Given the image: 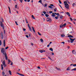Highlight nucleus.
<instances>
[{
	"label": "nucleus",
	"instance_id": "obj_1",
	"mask_svg": "<svg viewBox=\"0 0 76 76\" xmlns=\"http://www.w3.org/2000/svg\"><path fill=\"white\" fill-rule=\"evenodd\" d=\"M1 53H3L4 55L5 56V59L6 60H7V54L6 53V52H5V50L4 48H1Z\"/></svg>",
	"mask_w": 76,
	"mask_h": 76
},
{
	"label": "nucleus",
	"instance_id": "obj_2",
	"mask_svg": "<svg viewBox=\"0 0 76 76\" xmlns=\"http://www.w3.org/2000/svg\"><path fill=\"white\" fill-rule=\"evenodd\" d=\"M1 26V27H2L3 29H4V25L3 24V23L1 21L0 22V26Z\"/></svg>",
	"mask_w": 76,
	"mask_h": 76
},
{
	"label": "nucleus",
	"instance_id": "obj_3",
	"mask_svg": "<svg viewBox=\"0 0 76 76\" xmlns=\"http://www.w3.org/2000/svg\"><path fill=\"white\" fill-rule=\"evenodd\" d=\"M65 8L66 9H69V5L68 4H65Z\"/></svg>",
	"mask_w": 76,
	"mask_h": 76
},
{
	"label": "nucleus",
	"instance_id": "obj_4",
	"mask_svg": "<svg viewBox=\"0 0 76 76\" xmlns=\"http://www.w3.org/2000/svg\"><path fill=\"white\" fill-rule=\"evenodd\" d=\"M69 39L70 40V42L71 43H73V42L74 41H75L76 39V38L72 39L71 38H69Z\"/></svg>",
	"mask_w": 76,
	"mask_h": 76
},
{
	"label": "nucleus",
	"instance_id": "obj_5",
	"mask_svg": "<svg viewBox=\"0 0 76 76\" xmlns=\"http://www.w3.org/2000/svg\"><path fill=\"white\" fill-rule=\"evenodd\" d=\"M3 66H4V67H7V65H6V64L5 63V61H4V60L3 61Z\"/></svg>",
	"mask_w": 76,
	"mask_h": 76
},
{
	"label": "nucleus",
	"instance_id": "obj_6",
	"mask_svg": "<svg viewBox=\"0 0 76 76\" xmlns=\"http://www.w3.org/2000/svg\"><path fill=\"white\" fill-rule=\"evenodd\" d=\"M47 22H51V19L50 18H48L47 19Z\"/></svg>",
	"mask_w": 76,
	"mask_h": 76
},
{
	"label": "nucleus",
	"instance_id": "obj_7",
	"mask_svg": "<svg viewBox=\"0 0 76 76\" xmlns=\"http://www.w3.org/2000/svg\"><path fill=\"white\" fill-rule=\"evenodd\" d=\"M27 25L28 28H29L30 31L31 32H32V30L31 29V27H30V26H29V24H28Z\"/></svg>",
	"mask_w": 76,
	"mask_h": 76
},
{
	"label": "nucleus",
	"instance_id": "obj_8",
	"mask_svg": "<svg viewBox=\"0 0 76 76\" xmlns=\"http://www.w3.org/2000/svg\"><path fill=\"white\" fill-rule=\"evenodd\" d=\"M39 51L41 53H42L43 52H45V50H39Z\"/></svg>",
	"mask_w": 76,
	"mask_h": 76
},
{
	"label": "nucleus",
	"instance_id": "obj_9",
	"mask_svg": "<svg viewBox=\"0 0 76 76\" xmlns=\"http://www.w3.org/2000/svg\"><path fill=\"white\" fill-rule=\"evenodd\" d=\"M3 43L4 47H6V42L5 39L4 40Z\"/></svg>",
	"mask_w": 76,
	"mask_h": 76
},
{
	"label": "nucleus",
	"instance_id": "obj_10",
	"mask_svg": "<svg viewBox=\"0 0 76 76\" xmlns=\"http://www.w3.org/2000/svg\"><path fill=\"white\" fill-rule=\"evenodd\" d=\"M16 74H18V75H20V76H25V75L22 74H20L19 73L16 72Z\"/></svg>",
	"mask_w": 76,
	"mask_h": 76
},
{
	"label": "nucleus",
	"instance_id": "obj_11",
	"mask_svg": "<svg viewBox=\"0 0 76 76\" xmlns=\"http://www.w3.org/2000/svg\"><path fill=\"white\" fill-rule=\"evenodd\" d=\"M1 38L2 39L3 38V33L1 32Z\"/></svg>",
	"mask_w": 76,
	"mask_h": 76
},
{
	"label": "nucleus",
	"instance_id": "obj_12",
	"mask_svg": "<svg viewBox=\"0 0 76 76\" xmlns=\"http://www.w3.org/2000/svg\"><path fill=\"white\" fill-rule=\"evenodd\" d=\"M56 13H52V16H53V17H55L56 16Z\"/></svg>",
	"mask_w": 76,
	"mask_h": 76
},
{
	"label": "nucleus",
	"instance_id": "obj_13",
	"mask_svg": "<svg viewBox=\"0 0 76 76\" xmlns=\"http://www.w3.org/2000/svg\"><path fill=\"white\" fill-rule=\"evenodd\" d=\"M31 28H32V29L34 32L35 33V29H34V28L33 26H32Z\"/></svg>",
	"mask_w": 76,
	"mask_h": 76
},
{
	"label": "nucleus",
	"instance_id": "obj_14",
	"mask_svg": "<svg viewBox=\"0 0 76 76\" xmlns=\"http://www.w3.org/2000/svg\"><path fill=\"white\" fill-rule=\"evenodd\" d=\"M15 9H19V7H18L17 5H15Z\"/></svg>",
	"mask_w": 76,
	"mask_h": 76
},
{
	"label": "nucleus",
	"instance_id": "obj_15",
	"mask_svg": "<svg viewBox=\"0 0 76 76\" xmlns=\"http://www.w3.org/2000/svg\"><path fill=\"white\" fill-rule=\"evenodd\" d=\"M56 68L57 70H58V71H60V70H61V69L59 68H58L57 67H56Z\"/></svg>",
	"mask_w": 76,
	"mask_h": 76
},
{
	"label": "nucleus",
	"instance_id": "obj_16",
	"mask_svg": "<svg viewBox=\"0 0 76 76\" xmlns=\"http://www.w3.org/2000/svg\"><path fill=\"white\" fill-rule=\"evenodd\" d=\"M66 14L67 15H68V16H70V13L68 12H66Z\"/></svg>",
	"mask_w": 76,
	"mask_h": 76
},
{
	"label": "nucleus",
	"instance_id": "obj_17",
	"mask_svg": "<svg viewBox=\"0 0 76 76\" xmlns=\"http://www.w3.org/2000/svg\"><path fill=\"white\" fill-rule=\"evenodd\" d=\"M68 37H69L70 38H73V37L72 35H69L68 36Z\"/></svg>",
	"mask_w": 76,
	"mask_h": 76
},
{
	"label": "nucleus",
	"instance_id": "obj_18",
	"mask_svg": "<svg viewBox=\"0 0 76 76\" xmlns=\"http://www.w3.org/2000/svg\"><path fill=\"white\" fill-rule=\"evenodd\" d=\"M73 54H76V52H75V50H73L72 51Z\"/></svg>",
	"mask_w": 76,
	"mask_h": 76
},
{
	"label": "nucleus",
	"instance_id": "obj_19",
	"mask_svg": "<svg viewBox=\"0 0 76 76\" xmlns=\"http://www.w3.org/2000/svg\"><path fill=\"white\" fill-rule=\"evenodd\" d=\"M60 19H62L63 18V16L62 15H59Z\"/></svg>",
	"mask_w": 76,
	"mask_h": 76
},
{
	"label": "nucleus",
	"instance_id": "obj_20",
	"mask_svg": "<svg viewBox=\"0 0 76 76\" xmlns=\"http://www.w3.org/2000/svg\"><path fill=\"white\" fill-rule=\"evenodd\" d=\"M8 64H10V63L11 62V61H10V60L8 59Z\"/></svg>",
	"mask_w": 76,
	"mask_h": 76
},
{
	"label": "nucleus",
	"instance_id": "obj_21",
	"mask_svg": "<svg viewBox=\"0 0 76 76\" xmlns=\"http://www.w3.org/2000/svg\"><path fill=\"white\" fill-rule=\"evenodd\" d=\"M8 8L9 9V11L10 12V13H11V11H10V8L9 7H8Z\"/></svg>",
	"mask_w": 76,
	"mask_h": 76
},
{
	"label": "nucleus",
	"instance_id": "obj_22",
	"mask_svg": "<svg viewBox=\"0 0 76 76\" xmlns=\"http://www.w3.org/2000/svg\"><path fill=\"white\" fill-rule=\"evenodd\" d=\"M49 50L50 51H53V48H50L49 49Z\"/></svg>",
	"mask_w": 76,
	"mask_h": 76
},
{
	"label": "nucleus",
	"instance_id": "obj_23",
	"mask_svg": "<svg viewBox=\"0 0 76 76\" xmlns=\"http://www.w3.org/2000/svg\"><path fill=\"white\" fill-rule=\"evenodd\" d=\"M9 73L10 74V75H12V72H11V71L9 70Z\"/></svg>",
	"mask_w": 76,
	"mask_h": 76
},
{
	"label": "nucleus",
	"instance_id": "obj_24",
	"mask_svg": "<svg viewBox=\"0 0 76 76\" xmlns=\"http://www.w3.org/2000/svg\"><path fill=\"white\" fill-rule=\"evenodd\" d=\"M31 18H32V19H35V17H34V15H31Z\"/></svg>",
	"mask_w": 76,
	"mask_h": 76
},
{
	"label": "nucleus",
	"instance_id": "obj_25",
	"mask_svg": "<svg viewBox=\"0 0 76 76\" xmlns=\"http://www.w3.org/2000/svg\"><path fill=\"white\" fill-rule=\"evenodd\" d=\"M63 27H65L66 26V23H65L64 25H63Z\"/></svg>",
	"mask_w": 76,
	"mask_h": 76
},
{
	"label": "nucleus",
	"instance_id": "obj_26",
	"mask_svg": "<svg viewBox=\"0 0 76 76\" xmlns=\"http://www.w3.org/2000/svg\"><path fill=\"white\" fill-rule=\"evenodd\" d=\"M75 6H76V4H75V3H73L72 4L73 7H75Z\"/></svg>",
	"mask_w": 76,
	"mask_h": 76
},
{
	"label": "nucleus",
	"instance_id": "obj_27",
	"mask_svg": "<svg viewBox=\"0 0 76 76\" xmlns=\"http://www.w3.org/2000/svg\"><path fill=\"white\" fill-rule=\"evenodd\" d=\"M63 24H62L61 25H60V28H62V27H63Z\"/></svg>",
	"mask_w": 76,
	"mask_h": 76
},
{
	"label": "nucleus",
	"instance_id": "obj_28",
	"mask_svg": "<svg viewBox=\"0 0 76 76\" xmlns=\"http://www.w3.org/2000/svg\"><path fill=\"white\" fill-rule=\"evenodd\" d=\"M58 18H59V17L58 16H57V17H56L55 18L56 19H58Z\"/></svg>",
	"mask_w": 76,
	"mask_h": 76
},
{
	"label": "nucleus",
	"instance_id": "obj_29",
	"mask_svg": "<svg viewBox=\"0 0 76 76\" xmlns=\"http://www.w3.org/2000/svg\"><path fill=\"white\" fill-rule=\"evenodd\" d=\"M55 15H57V16H60V14H59V13H55Z\"/></svg>",
	"mask_w": 76,
	"mask_h": 76
},
{
	"label": "nucleus",
	"instance_id": "obj_30",
	"mask_svg": "<svg viewBox=\"0 0 76 76\" xmlns=\"http://www.w3.org/2000/svg\"><path fill=\"white\" fill-rule=\"evenodd\" d=\"M65 36V35L64 34H62L61 35V37H64Z\"/></svg>",
	"mask_w": 76,
	"mask_h": 76
},
{
	"label": "nucleus",
	"instance_id": "obj_31",
	"mask_svg": "<svg viewBox=\"0 0 76 76\" xmlns=\"http://www.w3.org/2000/svg\"><path fill=\"white\" fill-rule=\"evenodd\" d=\"M25 19H26V23H28V20H27V19H26V18Z\"/></svg>",
	"mask_w": 76,
	"mask_h": 76
},
{
	"label": "nucleus",
	"instance_id": "obj_32",
	"mask_svg": "<svg viewBox=\"0 0 76 76\" xmlns=\"http://www.w3.org/2000/svg\"><path fill=\"white\" fill-rule=\"evenodd\" d=\"M64 4H67V1H64Z\"/></svg>",
	"mask_w": 76,
	"mask_h": 76
},
{
	"label": "nucleus",
	"instance_id": "obj_33",
	"mask_svg": "<svg viewBox=\"0 0 76 76\" xmlns=\"http://www.w3.org/2000/svg\"><path fill=\"white\" fill-rule=\"evenodd\" d=\"M40 41L42 42H44V40H43V39H40Z\"/></svg>",
	"mask_w": 76,
	"mask_h": 76
},
{
	"label": "nucleus",
	"instance_id": "obj_34",
	"mask_svg": "<svg viewBox=\"0 0 76 76\" xmlns=\"http://www.w3.org/2000/svg\"><path fill=\"white\" fill-rule=\"evenodd\" d=\"M70 70V67H69L66 69V70Z\"/></svg>",
	"mask_w": 76,
	"mask_h": 76
},
{
	"label": "nucleus",
	"instance_id": "obj_35",
	"mask_svg": "<svg viewBox=\"0 0 76 76\" xmlns=\"http://www.w3.org/2000/svg\"><path fill=\"white\" fill-rule=\"evenodd\" d=\"M1 69L3 70V64H1Z\"/></svg>",
	"mask_w": 76,
	"mask_h": 76
},
{
	"label": "nucleus",
	"instance_id": "obj_36",
	"mask_svg": "<svg viewBox=\"0 0 76 76\" xmlns=\"http://www.w3.org/2000/svg\"><path fill=\"white\" fill-rule=\"evenodd\" d=\"M45 16H46V17H47V18H48V16H49L48 15V14H46L45 15Z\"/></svg>",
	"mask_w": 76,
	"mask_h": 76
},
{
	"label": "nucleus",
	"instance_id": "obj_37",
	"mask_svg": "<svg viewBox=\"0 0 76 76\" xmlns=\"http://www.w3.org/2000/svg\"><path fill=\"white\" fill-rule=\"evenodd\" d=\"M4 74H5V73H4V72L3 71L2 72V75L3 76H4Z\"/></svg>",
	"mask_w": 76,
	"mask_h": 76
},
{
	"label": "nucleus",
	"instance_id": "obj_38",
	"mask_svg": "<svg viewBox=\"0 0 76 76\" xmlns=\"http://www.w3.org/2000/svg\"><path fill=\"white\" fill-rule=\"evenodd\" d=\"M37 33L38 34V35H41V33H40L39 32H37Z\"/></svg>",
	"mask_w": 76,
	"mask_h": 76
},
{
	"label": "nucleus",
	"instance_id": "obj_39",
	"mask_svg": "<svg viewBox=\"0 0 76 76\" xmlns=\"http://www.w3.org/2000/svg\"><path fill=\"white\" fill-rule=\"evenodd\" d=\"M47 6V4H44V7H46V6Z\"/></svg>",
	"mask_w": 76,
	"mask_h": 76
},
{
	"label": "nucleus",
	"instance_id": "obj_40",
	"mask_svg": "<svg viewBox=\"0 0 76 76\" xmlns=\"http://www.w3.org/2000/svg\"><path fill=\"white\" fill-rule=\"evenodd\" d=\"M43 13L45 15H46V13H47V12L45 11H43Z\"/></svg>",
	"mask_w": 76,
	"mask_h": 76
},
{
	"label": "nucleus",
	"instance_id": "obj_41",
	"mask_svg": "<svg viewBox=\"0 0 76 76\" xmlns=\"http://www.w3.org/2000/svg\"><path fill=\"white\" fill-rule=\"evenodd\" d=\"M39 3H42V1H41V0H40L39 1Z\"/></svg>",
	"mask_w": 76,
	"mask_h": 76
},
{
	"label": "nucleus",
	"instance_id": "obj_42",
	"mask_svg": "<svg viewBox=\"0 0 76 76\" xmlns=\"http://www.w3.org/2000/svg\"><path fill=\"white\" fill-rule=\"evenodd\" d=\"M1 20L2 22H4V20H3V18H1Z\"/></svg>",
	"mask_w": 76,
	"mask_h": 76
},
{
	"label": "nucleus",
	"instance_id": "obj_43",
	"mask_svg": "<svg viewBox=\"0 0 76 76\" xmlns=\"http://www.w3.org/2000/svg\"><path fill=\"white\" fill-rule=\"evenodd\" d=\"M58 1L60 4H61V1L60 0H59Z\"/></svg>",
	"mask_w": 76,
	"mask_h": 76
},
{
	"label": "nucleus",
	"instance_id": "obj_44",
	"mask_svg": "<svg viewBox=\"0 0 76 76\" xmlns=\"http://www.w3.org/2000/svg\"><path fill=\"white\" fill-rule=\"evenodd\" d=\"M10 63H11L10 65H11L12 66V65H13V62H12V61H11Z\"/></svg>",
	"mask_w": 76,
	"mask_h": 76
},
{
	"label": "nucleus",
	"instance_id": "obj_45",
	"mask_svg": "<svg viewBox=\"0 0 76 76\" xmlns=\"http://www.w3.org/2000/svg\"><path fill=\"white\" fill-rule=\"evenodd\" d=\"M48 7H49V8H50V9H52V8H53V7H52L51 6H50Z\"/></svg>",
	"mask_w": 76,
	"mask_h": 76
},
{
	"label": "nucleus",
	"instance_id": "obj_46",
	"mask_svg": "<svg viewBox=\"0 0 76 76\" xmlns=\"http://www.w3.org/2000/svg\"><path fill=\"white\" fill-rule=\"evenodd\" d=\"M54 12H56L57 11V8H56L54 9Z\"/></svg>",
	"mask_w": 76,
	"mask_h": 76
},
{
	"label": "nucleus",
	"instance_id": "obj_47",
	"mask_svg": "<svg viewBox=\"0 0 76 76\" xmlns=\"http://www.w3.org/2000/svg\"><path fill=\"white\" fill-rule=\"evenodd\" d=\"M23 31H26V29L25 28H23Z\"/></svg>",
	"mask_w": 76,
	"mask_h": 76
},
{
	"label": "nucleus",
	"instance_id": "obj_48",
	"mask_svg": "<svg viewBox=\"0 0 76 76\" xmlns=\"http://www.w3.org/2000/svg\"><path fill=\"white\" fill-rule=\"evenodd\" d=\"M70 18V20H71V21H72L73 20V19H72V18Z\"/></svg>",
	"mask_w": 76,
	"mask_h": 76
},
{
	"label": "nucleus",
	"instance_id": "obj_49",
	"mask_svg": "<svg viewBox=\"0 0 76 76\" xmlns=\"http://www.w3.org/2000/svg\"><path fill=\"white\" fill-rule=\"evenodd\" d=\"M48 58H49L50 59V60H53V59H51V58H50V57L48 56Z\"/></svg>",
	"mask_w": 76,
	"mask_h": 76
},
{
	"label": "nucleus",
	"instance_id": "obj_50",
	"mask_svg": "<svg viewBox=\"0 0 76 76\" xmlns=\"http://www.w3.org/2000/svg\"><path fill=\"white\" fill-rule=\"evenodd\" d=\"M72 70H76V68H74L72 69Z\"/></svg>",
	"mask_w": 76,
	"mask_h": 76
},
{
	"label": "nucleus",
	"instance_id": "obj_51",
	"mask_svg": "<svg viewBox=\"0 0 76 76\" xmlns=\"http://www.w3.org/2000/svg\"><path fill=\"white\" fill-rule=\"evenodd\" d=\"M49 13H53V11H50L49 12Z\"/></svg>",
	"mask_w": 76,
	"mask_h": 76
},
{
	"label": "nucleus",
	"instance_id": "obj_52",
	"mask_svg": "<svg viewBox=\"0 0 76 76\" xmlns=\"http://www.w3.org/2000/svg\"><path fill=\"white\" fill-rule=\"evenodd\" d=\"M1 45V41L0 40V45Z\"/></svg>",
	"mask_w": 76,
	"mask_h": 76
},
{
	"label": "nucleus",
	"instance_id": "obj_53",
	"mask_svg": "<svg viewBox=\"0 0 76 76\" xmlns=\"http://www.w3.org/2000/svg\"><path fill=\"white\" fill-rule=\"evenodd\" d=\"M21 3H22L23 1V0H19Z\"/></svg>",
	"mask_w": 76,
	"mask_h": 76
},
{
	"label": "nucleus",
	"instance_id": "obj_54",
	"mask_svg": "<svg viewBox=\"0 0 76 76\" xmlns=\"http://www.w3.org/2000/svg\"><path fill=\"white\" fill-rule=\"evenodd\" d=\"M26 37L27 38H29V36H28V35H26Z\"/></svg>",
	"mask_w": 76,
	"mask_h": 76
},
{
	"label": "nucleus",
	"instance_id": "obj_55",
	"mask_svg": "<svg viewBox=\"0 0 76 76\" xmlns=\"http://www.w3.org/2000/svg\"><path fill=\"white\" fill-rule=\"evenodd\" d=\"M15 23H16V25H18V24L17 22L15 21Z\"/></svg>",
	"mask_w": 76,
	"mask_h": 76
},
{
	"label": "nucleus",
	"instance_id": "obj_56",
	"mask_svg": "<svg viewBox=\"0 0 76 76\" xmlns=\"http://www.w3.org/2000/svg\"><path fill=\"white\" fill-rule=\"evenodd\" d=\"M8 48H9L8 47H6L5 48V49L7 50V49Z\"/></svg>",
	"mask_w": 76,
	"mask_h": 76
},
{
	"label": "nucleus",
	"instance_id": "obj_57",
	"mask_svg": "<svg viewBox=\"0 0 76 76\" xmlns=\"http://www.w3.org/2000/svg\"><path fill=\"white\" fill-rule=\"evenodd\" d=\"M43 21H45V18H43Z\"/></svg>",
	"mask_w": 76,
	"mask_h": 76
},
{
	"label": "nucleus",
	"instance_id": "obj_58",
	"mask_svg": "<svg viewBox=\"0 0 76 76\" xmlns=\"http://www.w3.org/2000/svg\"><path fill=\"white\" fill-rule=\"evenodd\" d=\"M73 66H76V64L73 65Z\"/></svg>",
	"mask_w": 76,
	"mask_h": 76
},
{
	"label": "nucleus",
	"instance_id": "obj_59",
	"mask_svg": "<svg viewBox=\"0 0 76 76\" xmlns=\"http://www.w3.org/2000/svg\"><path fill=\"white\" fill-rule=\"evenodd\" d=\"M49 46H50V44L48 45L47 46V47H49Z\"/></svg>",
	"mask_w": 76,
	"mask_h": 76
},
{
	"label": "nucleus",
	"instance_id": "obj_60",
	"mask_svg": "<svg viewBox=\"0 0 76 76\" xmlns=\"http://www.w3.org/2000/svg\"><path fill=\"white\" fill-rule=\"evenodd\" d=\"M38 69H40V67L39 66H37Z\"/></svg>",
	"mask_w": 76,
	"mask_h": 76
},
{
	"label": "nucleus",
	"instance_id": "obj_61",
	"mask_svg": "<svg viewBox=\"0 0 76 76\" xmlns=\"http://www.w3.org/2000/svg\"><path fill=\"white\" fill-rule=\"evenodd\" d=\"M67 3H68V4H70V2L69 1H67Z\"/></svg>",
	"mask_w": 76,
	"mask_h": 76
},
{
	"label": "nucleus",
	"instance_id": "obj_62",
	"mask_svg": "<svg viewBox=\"0 0 76 76\" xmlns=\"http://www.w3.org/2000/svg\"><path fill=\"white\" fill-rule=\"evenodd\" d=\"M50 6H54V5L53 4H51Z\"/></svg>",
	"mask_w": 76,
	"mask_h": 76
},
{
	"label": "nucleus",
	"instance_id": "obj_63",
	"mask_svg": "<svg viewBox=\"0 0 76 76\" xmlns=\"http://www.w3.org/2000/svg\"><path fill=\"white\" fill-rule=\"evenodd\" d=\"M73 20H75V21H76V19L75 18H74Z\"/></svg>",
	"mask_w": 76,
	"mask_h": 76
},
{
	"label": "nucleus",
	"instance_id": "obj_64",
	"mask_svg": "<svg viewBox=\"0 0 76 76\" xmlns=\"http://www.w3.org/2000/svg\"><path fill=\"white\" fill-rule=\"evenodd\" d=\"M51 54L52 55H54V53L53 52H52Z\"/></svg>",
	"mask_w": 76,
	"mask_h": 76
}]
</instances>
